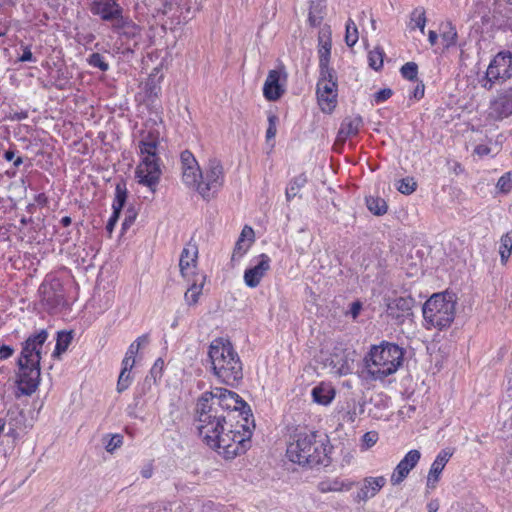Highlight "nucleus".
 Instances as JSON below:
<instances>
[{"label":"nucleus","instance_id":"f257e3e1","mask_svg":"<svg viewBox=\"0 0 512 512\" xmlns=\"http://www.w3.org/2000/svg\"><path fill=\"white\" fill-rule=\"evenodd\" d=\"M194 421L202 442L225 459H233L249 447L250 432L226 429L225 416L213 405L211 393H203L198 399Z\"/></svg>","mask_w":512,"mask_h":512},{"label":"nucleus","instance_id":"f03ea898","mask_svg":"<svg viewBox=\"0 0 512 512\" xmlns=\"http://www.w3.org/2000/svg\"><path fill=\"white\" fill-rule=\"evenodd\" d=\"M332 446L327 436L316 431H299L286 449L288 459L302 467L320 468L331 463Z\"/></svg>","mask_w":512,"mask_h":512},{"label":"nucleus","instance_id":"7ed1b4c3","mask_svg":"<svg viewBox=\"0 0 512 512\" xmlns=\"http://www.w3.org/2000/svg\"><path fill=\"white\" fill-rule=\"evenodd\" d=\"M48 338L45 329L36 334L30 335L23 343L20 356L18 358L19 372L17 374V388L20 395L33 394L40 383V361L44 343Z\"/></svg>","mask_w":512,"mask_h":512},{"label":"nucleus","instance_id":"20e7f679","mask_svg":"<svg viewBox=\"0 0 512 512\" xmlns=\"http://www.w3.org/2000/svg\"><path fill=\"white\" fill-rule=\"evenodd\" d=\"M208 359L211 373L219 383L236 387L242 381L243 363L228 339H213L208 347Z\"/></svg>","mask_w":512,"mask_h":512},{"label":"nucleus","instance_id":"39448f33","mask_svg":"<svg viewBox=\"0 0 512 512\" xmlns=\"http://www.w3.org/2000/svg\"><path fill=\"white\" fill-rule=\"evenodd\" d=\"M403 359L404 351L397 344L383 341L379 345H373L364 358L367 377L382 381L399 369Z\"/></svg>","mask_w":512,"mask_h":512},{"label":"nucleus","instance_id":"423d86ee","mask_svg":"<svg viewBox=\"0 0 512 512\" xmlns=\"http://www.w3.org/2000/svg\"><path fill=\"white\" fill-rule=\"evenodd\" d=\"M161 143L138 145L140 161L135 169V178L140 185L148 187L152 192L160 182L162 176Z\"/></svg>","mask_w":512,"mask_h":512},{"label":"nucleus","instance_id":"0eeeda50","mask_svg":"<svg viewBox=\"0 0 512 512\" xmlns=\"http://www.w3.org/2000/svg\"><path fill=\"white\" fill-rule=\"evenodd\" d=\"M456 302L444 294L432 295L423 306V317L427 328L439 330L450 327L455 318Z\"/></svg>","mask_w":512,"mask_h":512},{"label":"nucleus","instance_id":"6e6552de","mask_svg":"<svg viewBox=\"0 0 512 512\" xmlns=\"http://www.w3.org/2000/svg\"><path fill=\"white\" fill-rule=\"evenodd\" d=\"M200 175L195 190L206 201L216 198L225 184V170L221 160L210 158Z\"/></svg>","mask_w":512,"mask_h":512},{"label":"nucleus","instance_id":"1a4fd4ad","mask_svg":"<svg viewBox=\"0 0 512 512\" xmlns=\"http://www.w3.org/2000/svg\"><path fill=\"white\" fill-rule=\"evenodd\" d=\"M40 302L49 313H59L69 307L61 280L47 276L39 287Z\"/></svg>","mask_w":512,"mask_h":512},{"label":"nucleus","instance_id":"9d476101","mask_svg":"<svg viewBox=\"0 0 512 512\" xmlns=\"http://www.w3.org/2000/svg\"><path fill=\"white\" fill-rule=\"evenodd\" d=\"M510 79H512V51L503 50L490 61L482 80V87L492 90L495 85L504 84Z\"/></svg>","mask_w":512,"mask_h":512},{"label":"nucleus","instance_id":"9b49d317","mask_svg":"<svg viewBox=\"0 0 512 512\" xmlns=\"http://www.w3.org/2000/svg\"><path fill=\"white\" fill-rule=\"evenodd\" d=\"M318 105L323 113H332L338 103V82L336 72L319 71L316 85Z\"/></svg>","mask_w":512,"mask_h":512},{"label":"nucleus","instance_id":"f8f14e48","mask_svg":"<svg viewBox=\"0 0 512 512\" xmlns=\"http://www.w3.org/2000/svg\"><path fill=\"white\" fill-rule=\"evenodd\" d=\"M356 352L352 349L342 346L334 347L332 353L327 359L328 366L332 372L339 376L352 373Z\"/></svg>","mask_w":512,"mask_h":512},{"label":"nucleus","instance_id":"ddd939ff","mask_svg":"<svg viewBox=\"0 0 512 512\" xmlns=\"http://www.w3.org/2000/svg\"><path fill=\"white\" fill-rule=\"evenodd\" d=\"M213 395V405L223 410H238L245 413V409L249 410L247 403L235 392L225 388H215L212 391H206Z\"/></svg>","mask_w":512,"mask_h":512},{"label":"nucleus","instance_id":"4468645a","mask_svg":"<svg viewBox=\"0 0 512 512\" xmlns=\"http://www.w3.org/2000/svg\"><path fill=\"white\" fill-rule=\"evenodd\" d=\"M512 115V87L503 89L490 100L488 117L501 121Z\"/></svg>","mask_w":512,"mask_h":512},{"label":"nucleus","instance_id":"2eb2a0df","mask_svg":"<svg viewBox=\"0 0 512 512\" xmlns=\"http://www.w3.org/2000/svg\"><path fill=\"white\" fill-rule=\"evenodd\" d=\"M415 299L410 296H399L386 299V314L388 317L401 323L405 317L411 315Z\"/></svg>","mask_w":512,"mask_h":512},{"label":"nucleus","instance_id":"dca6fc26","mask_svg":"<svg viewBox=\"0 0 512 512\" xmlns=\"http://www.w3.org/2000/svg\"><path fill=\"white\" fill-rule=\"evenodd\" d=\"M256 260V264L244 272V282L249 288L257 287L271 267V259L267 254H260Z\"/></svg>","mask_w":512,"mask_h":512},{"label":"nucleus","instance_id":"f3484780","mask_svg":"<svg viewBox=\"0 0 512 512\" xmlns=\"http://www.w3.org/2000/svg\"><path fill=\"white\" fill-rule=\"evenodd\" d=\"M197 259L198 247L195 243L190 241L183 248L179 260L180 272L188 281H190L191 277L198 276L196 273Z\"/></svg>","mask_w":512,"mask_h":512},{"label":"nucleus","instance_id":"a211bd4d","mask_svg":"<svg viewBox=\"0 0 512 512\" xmlns=\"http://www.w3.org/2000/svg\"><path fill=\"white\" fill-rule=\"evenodd\" d=\"M90 11L103 21L112 22L123 13V8L116 0H93Z\"/></svg>","mask_w":512,"mask_h":512},{"label":"nucleus","instance_id":"6ab92c4d","mask_svg":"<svg viewBox=\"0 0 512 512\" xmlns=\"http://www.w3.org/2000/svg\"><path fill=\"white\" fill-rule=\"evenodd\" d=\"M280 78L281 75L279 71H269L263 86V94L267 100L276 101L285 92L284 85L280 83Z\"/></svg>","mask_w":512,"mask_h":512},{"label":"nucleus","instance_id":"aec40b11","mask_svg":"<svg viewBox=\"0 0 512 512\" xmlns=\"http://www.w3.org/2000/svg\"><path fill=\"white\" fill-rule=\"evenodd\" d=\"M112 29L118 35L128 39H134L141 34V28L123 13L112 21Z\"/></svg>","mask_w":512,"mask_h":512},{"label":"nucleus","instance_id":"412c9836","mask_svg":"<svg viewBox=\"0 0 512 512\" xmlns=\"http://www.w3.org/2000/svg\"><path fill=\"white\" fill-rule=\"evenodd\" d=\"M421 458V453L417 449L410 450L404 458L398 463L393 474L392 480L397 477V480L406 478L409 472L417 465Z\"/></svg>","mask_w":512,"mask_h":512},{"label":"nucleus","instance_id":"4be33fe9","mask_svg":"<svg viewBox=\"0 0 512 512\" xmlns=\"http://www.w3.org/2000/svg\"><path fill=\"white\" fill-rule=\"evenodd\" d=\"M159 124L154 120H147L139 131L138 145L161 143Z\"/></svg>","mask_w":512,"mask_h":512},{"label":"nucleus","instance_id":"5701e85b","mask_svg":"<svg viewBox=\"0 0 512 512\" xmlns=\"http://www.w3.org/2000/svg\"><path fill=\"white\" fill-rule=\"evenodd\" d=\"M363 121L360 116L346 117L341 123L338 131V138L345 141L348 138L354 137L359 133Z\"/></svg>","mask_w":512,"mask_h":512},{"label":"nucleus","instance_id":"b1692460","mask_svg":"<svg viewBox=\"0 0 512 512\" xmlns=\"http://www.w3.org/2000/svg\"><path fill=\"white\" fill-rule=\"evenodd\" d=\"M453 455V451L450 448L442 449L438 455L436 456L435 460L433 461L431 468L428 473L427 480H437L443 469L445 468L446 464L450 460V458Z\"/></svg>","mask_w":512,"mask_h":512},{"label":"nucleus","instance_id":"393cba45","mask_svg":"<svg viewBox=\"0 0 512 512\" xmlns=\"http://www.w3.org/2000/svg\"><path fill=\"white\" fill-rule=\"evenodd\" d=\"M195 279H191V285L187 289L184 295V299L189 306H194L198 303L199 297L202 294L205 277L203 275L195 276Z\"/></svg>","mask_w":512,"mask_h":512},{"label":"nucleus","instance_id":"a878e982","mask_svg":"<svg viewBox=\"0 0 512 512\" xmlns=\"http://www.w3.org/2000/svg\"><path fill=\"white\" fill-rule=\"evenodd\" d=\"M331 53V41L330 39H323L319 37L318 55H319V71H333L334 69L329 67Z\"/></svg>","mask_w":512,"mask_h":512},{"label":"nucleus","instance_id":"bb28decb","mask_svg":"<svg viewBox=\"0 0 512 512\" xmlns=\"http://www.w3.org/2000/svg\"><path fill=\"white\" fill-rule=\"evenodd\" d=\"M335 396L334 390L323 383L316 386L312 390V397L313 400L321 405H327L329 404Z\"/></svg>","mask_w":512,"mask_h":512},{"label":"nucleus","instance_id":"cd10ccee","mask_svg":"<svg viewBox=\"0 0 512 512\" xmlns=\"http://www.w3.org/2000/svg\"><path fill=\"white\" fill-rule=\"evenodd\" d=\"M141 340L147 341V335H142L138 337L134 342H132L125 354L124 359L122 360V366L125 367H134L135 365V356L137 355L140 347H141Z\"/></svg>","mask_w":512,"mask_h":512},{"label":"nucleus","instance_id":"c85d7f7f","mask_svg":"<svg viewBox=\"0 0 512 512\" xmlns=\"http://www.w3.org/2000/svg\"><path fill=\"white\" fill-rule=\"evenodd\" d=\"M499 254L501 263L506 265L512 254V231H508L501 236Z\"/></svg>","mask_w":512,"mask_h":512},{"label":"nucleus","instance_id":"c756f323","mask_svg":"<svg viewBox=\"0 0 512 512\" xmlns=\"http://www.w3.org/2000/svg\"><path fill=\"white\" fill-rule=\"evenodd\" d=\"M324 8L325 6L320 1L311 2L308 15V21L311 26L317 27L322 23L324 18Z\"/></svg>","mask_w":512,"mask_h":512},{"label":"nucleus","instance_id":"7c9ffc66","mask_svg":"<svg viewBox=\"0 0 512 512\" xmlns=\"http://www.w3.org/2000/svg\"><path fill=\"white\" fill-rule=\"evenodd\" d=\"M307 182V178L304 174H300L296 177H294L288 184L285 192L286 200L291 201L293 198H295L302 187Z\"/></svg>","mask_w":512,"mask_h":512},{"label":"nucleus","instance_id":"2f4dec72","mask_svg":"<svg viewBox=\"0 0 512 512\" xmlns=\"http://www.w3.org/2000/svg\"><path fill=\"white\" fill-rule=\"evenodd\" d=\"M426 21L425 9L423 7H417L410 14L409 27L411 30L418 28L424 33Z\"/></svg>","mask_w":512,"mask_h":512},{"label":"nucleus","instance_id":"473e14b6","mask_svg":"<svg viewBox=\"0 0 512 512\" xmlns=\"http://www.w3.org/2000/svg\"><path fill=\"white\" fill-rule=\"evenodd\" d=\"M366 205L369 211L377 216L384 215L388 209L386 201L378 196L366 197Z\"/></svg>","mask_w":512,"mask_h":512},{"label":"nucleus","instance_id":"72a5a7b5","mask_svg":"<svg viewBox=\"0 0 512 512\" xmlns=\"http://www.w3.org/2000/svg\"><path fill=\"white\" fill-rule=\"evenodd\" d=\"M200 173L201 169L199 165L182 168V180L188 187L195 189L199 177L201 176Z\"/></svg>","mask_w":512,"mask_h":512},{"label":"nucleus","instance_id":"f704fd0d","mask_svg":"<svg viewBox=\"0 0 512 512\" xmlns=\"http://www.w3.org/2000/svg\"><path fill=\"white\" fill-rule=\"evenodd\" d=\"M127 199V189L126 185L123 182L116 184L115 187V197L112 203L113 212L119 213L121 212L125 202Z\"/></svg>","mask_w":512,"mask_h":512},{"label":"nucleus","instance_id":"c9c22d12","mask_svg":"<svg viewBox=\"0 0 512 512\" xmlns=\"http://www.w3.org/2000/svg\"><path fill=\"white\" fill-rule=\"evenodd\" d=\"M381 485L379 482H368V484H364L363 487L360 488L359 492L355 496L356 501H366L367 499L373 497L380 489Z\"/></svg>","mask_w":512,"mask_h":512},{"label":"nucleus","instance_id":"e433bc0d","mask_svg":"<svg viewBox=\"0 0 512 512\" xmlns=\"http://www.w3.org/2000/svg\"><path fill=\"white\" fill-rule=\"evenodd\" d=\"M359 38L358 29L355 22L352 19H348L346 22L345 31V42L349 47L354 46Z\"/></svg>","mask_w":512,"mask_h":512},{"label":"nucleus","instance_id":"4c0bfd02","mask_svg":"<svg viewBox=\"0 0 512 512\" xmlns=\"http://www.w3.org/2000/svg\"><path fill=\"white\" fill-rule=\"evenodd\" d=\"M131 370H132V367L122 366V369H121V372H120V375H119L118 381H117V391L119 393L125 391L130 386V384L132 382V377L130 375Z\"/></svg>","mask_w":512,"mask_h":512},{"label":"nucleus","instance_id":"58836bf2","mask_svg":"<svg viewBox=\"0 0 512 512\" xmlns=\"http://www.w3.org/2000/svg\"><path fill=\"white\" fill-rule=\"evenodd\" d=\"M384 52L380 48H375L369 52V66L378 71L383 67Z\"/></svg>","mask_w":512,"mask_h":512},{"label":"nucleus","instance_id":"ea45409f","mask_svg":"<svg viewBox=\"0 0 512 512\" xmlns=\"http://www.w3.org/2000/svg\"><path fill=\"white\" fill-rule=\"evenodd\" d=\"M72 341L71 332L60 331L57 334V341L55 346V353H62L66 351Z\"/></svg>","mask_w":512,"mask_h":512},{"label":"nucleus","instance_id":"a19ab883","mask_svg":"<svg viewBox=\"0 0 512 512\" xmlns=\"http://www.w3.org/2000/svg\"><path fill=\"white\" fill-rule=\"evenodd\" d=\"M161 91V87L154 78H148L144 85L145 96L148 100L156 99Z\"/></svg>","mask_w":512,"mask_h":512},{"label":"nucleus","instance_id":"79ce46f5","mask_svg":"<svg viewBox=\"0 0 512 512\" xmlns=\"http://www.w3.org/2000/svg\"><path fill=\"white\" fill-rule=\"evenodd\" d=\"M417 188V183L412 177H406L399 180L397 190L405 195L412 194Z\"/></svg>","mask_w":512,"mask_h":512},{"label":"nucleus","instance_id":"37998d69","mask_svg":"<svg viewBox=\"0 0 512 512\" xmlns=\"http://www.w3.org/2000/svg\"><path fill=\"white\" fill-rule=\"evenodd\" d=\"M496 188L500 193L507 194L512 190V171L504 173L497 181Z\"/></svg>","mask_w":512,"mask_h":512},{"label":"nucleus","instance_id":"c03bdc74","mask_svg":"<svg viewBox=\"0 0 512 512\" xmlns=\"http://www.w3.org/2000/svg\"><path fill=\"white\" fill-rule=\"evenodd\" d=\"M319 490L322 492L350 490V485L345 482H319Z\"/></svg>","mask_w":512,"mask_h":512},{"label":"nucleus","instance_id":"a18cd8bd","mask_svg":"<svg viewBox=\"0 0 512 512\" xmlns=\"http://www.w3.org/2000/svg\"><path fill=\"white\" fill-rule=\"evenodd\" d=\"M400 72L403 78L414 81L417 79L418 66L415 62H407L401 67Z\"/></svg>","mask_w":512,"mask_h":512},{"label":"nucleus","instance_id":"49530a36","mask_svg":"<svg viewBox=\"0 0 512 512\" xmlns=\"http://www.w3.org/2000/svg\"><path fill=\"white\" fill-rule=\"evenodd\" d=\"M87 62L90 66L100 69L105 72L109 69L108 63L105 61L104 57L100 53H92Z\"/></svg>","mask_w":512,"mask_h":512},{"label":"nucleus","instance_id":"de8ad7c7","mask_svg":"<svg viewBox=\"0 0 512 512\" xmlns=\"http://www.w3.org/2000/svg\"><path fill=\"white\" fill-rule=\"evenodd\" d=\"M251 243H245V240L243 238H239L236 242L233 254H232V260L240 259L244 256V254L248 251Z\"/></svg>","mask_w":512,"mask_h":512},{"label":"nucleus","instance_id":"09e8293b","mask_svg":"<svg viewBox=\"0 0 512 512\" xmlns=\"http://www.w3.org/2000/svg\"><path fill=\"white\" fill-rule=\"evenodd\" d=\"M277 122H278V117L275 114L270 113L268 115V128L266 131V140L267 141H269L275 137V135L277 133Z\"/></svg>","mask_w":512,"mask_h":512},{"label":"nucleus","instance_id":"8fccbe9b","mask_svg":"<svg viewBox=\"0 0 512 512\" xmlns=\"http://www.w3.org/2000/svg\"><path fill=\"white\" fill-rule=\"evenodd\" d=\"M181 168H189L190 166L198 165L194 155L189 150H184L180 154Z\"/></svg>","mask_w":512,"mask_h":512},{"label":"nucleus","instance_id":"3c124183","mask_svg":"<svg viewBox=\"0 0 512 512\" xmlns=\"http://www.w3.org/2000/svg\"><path fill=\"white\" fill-rule=\"evenodd\" d=\"M123 444V436L120 434L111 435L108 441L105 443V449L108 452H113Z\"/></svg>","mask_w":512,"mask_h":512},{"label":"nucleus","instance_id":"603ef678","mask_svg":"<svg viewBox=\"0 0 512 512\" xmlns=\"http://www.w3.org/2000/svg\"><path fill=\"white\" fill-rule=\"evenodd\" d=\"M442 40L446 48L455 45L457 41V32L455 31V29L450 27L449 31L443 32Z\"/></svg>","mask_w":512,"mask_h":512},{"label":"nucleus","instance_id":"864d4df0","mask_svg":"<svg viewBox=\"0 0 512 512\" xmlns=\"http://www.w3.org/2000/svg\"><path fill=\"white\" fill-rule=\"evenodd\" d=\"M392 96V90L389 88L381 89L374 95L376 103H381L388 100Z\"/></svg>","mask_w":512,"mask_h":512},{"label":"nucleus","instance_id":"5fc2aeb1","mask_svg":"<svg viewBox=\"0 0 512 512\" xmlns=\"http://www.w3.org/2000/svg\"><path fill=\"white\" fill-rule=\"evenodd\" d=\"M363 443L367 446V447H371L373 446L377 440H378V434L374 431H369V432H366L364 435H363Z\"/></svg>","mask_w":512,"mask_h":512},{"label":"nucleus","instance_id":"6e6d98bb","mask_svg":"<svg viewBox=\"0 0 512 512\" xmlns=\"http://www.w3.org/2000/svg\"><path fill=\"white\" fill-rule=\"evenodd\" d=\"M136 213L134 210H128L125 216V219L122 223V230H127L135 221Z\"/></svg>","mask_w":512,"mask_h":512},{"label":"nucleus","instance_id":"4d7b16f0","mask_svg":"<svg viewBox=\"0 0 512 512\" xmlns=\"http://www.w3.org/2000/svg\"><path fill=\"white\" fill-rule=\"evenodd\" d=\"M14 354V349L9 345L0 346V361L10 358Z\"/></svg>","mask_w":512,"mask_h":512},{"label":"nucleus","instance_id":"13d9d810","mask_svg":"<svg viewBox=\"0 0 512 512\" xmlns=\"http://www.w3.org/2000/svg\"><path fill=\"white\" fill-rule=\"evenodd\" d=\"M119 215H120L119 213L113 212L112 215L110 216L108 222H107L106 230H107L109 236L113 232V229H114V227H115V225H116V223H117V221L119 219Z\"/></svg>","mask_w":512,"mask_h":512},{"label":"nucleus","instance_id":"bf43d9fd","mask_svg":"<svg viewBox=\"0 0 512 512\" xmlns=\"http://www.w3.org/2000/svg\"><path fill=\"white\" fill-rule=\"evenodd\" d=\"M491 148L485 144H479L474 148V153L480 157L489 155Z\"/></svg>","mask_w":512,"mask_h":512},{"label":"nucleus","instance_id":"052dcab7","mask_svg":"<svg viewBox=\"0 0 512 512\" xmlns=\"http://www.w3.org/2000/svg\"><path fill=\"white\" fill-rule=\"evenodd\" d=\"M362 309V304L359 301H355L351 304L349 314L353 319H356Z\"/></svg>","mask_w":512,"mask_h":512},{"label":"nucleus","instance_id":"680f3d73","mask_svg":"<svg viewBox=\"0 0 512 512\" xmlns=\"http://www.w3.org/2000/svg\"><path fill=\"white\" fill-rule=\"evenodd\" d=\"M20 62L35 61L29 46H25L22 55L19 57Z\"/></svg>","mask_w":512,"mask_h":512},{"label":"nucleus","instance_id":"e2e57ef3","mask_svg":"<svg viewBox=\"0 0 512 512\" xmlns=\"http://www.w3.org/2000/svg\"><path fill=\"white\" fill-rule=\"evenodd\" d=\"M35 203L40 207H45L48 204V197L45 193H39L34 197Z\"/></svg>","mask_w":512,"mask_h":512},{"label":"nucleus","instance_id":"0e129e2a","mask_svg":"<svg viewBox=\"0 0 512 512\" xmlns=\"http://www.w3.org/2000/svg\"><path fill=\"white\" fill-rule=\"evenodd\" d=\"M245 237H249V242L252 243L253 242V237H254V231L251 227H248V226H245L241 232V235H240V238H245Z\"/></svg>","mask_w":512,"mask_h":512},{"label":"nucleus","instance_id":"69168bd1","mask_svg":"<svg viewBox=\"0 0 512 512\" xmlns=\"http://www.w3.org/2000/svg\"><path fill=\"white\" fill-rule=\"evenodd\" d=\"M424 90V84H418L414 89L413 96L416 99H421L424 96Z\"/></svg>","mask_w":512,"mask_h":512},{"label":"nucleus","instance_id":"338daca9","mask_svg":"<svg viewBox=\"0 0 512 512\" xmlns=\"http://www.w3.org/2000/svg\"><path fill=\"white\" fill-rule=\"evenodd\" d=\"M3 157L6 161H12L15 158V150L11 148L6 150Z\"/></svg>","mask_w":512,"mask_h":512},{"label":"nucleus","instance_id":"774afa93","mask_svg":"<svg viewBox=\"0 0 512 512\" xmlns=\"http://www.w3.org/2000/svg\"><path fill=\"white\" fill-rule=\"evenodd\" d=\"M428 512H437L439 509V503L437 501H431L427 505Z\"/></svg>","mask_w":512,"mask_h":512}]
</instances>
